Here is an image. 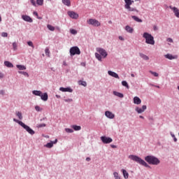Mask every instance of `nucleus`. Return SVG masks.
<instances>
[{
	"label": "nucleus",
	"mask_w": 179,
	"mask_h": 179,
	"mask_svg": "<svg viewBox=\"0 0 179 179\" xmlns=\"http://www.w3.org/2000/svg\"><path fill=\"white\" fill-rule=\"evenodd\" d=\"M96 50L99 52L95 53V58H96L98 61L101 62V61H103L102 58H107V55H108V54L106 50L102 48H96Z\"/></svg>",
	"instance_id": "f257e3e1"
},
{
	"label": "nucleus",
	"mask_w": 179,
	"mask_h": 179,
	"mask_svg": "<svg viewBox=\"0 0 179 179\" xmlns=\"http://www.w3.org/2000/svg\"><path fill=\"white\" fill-rule=\"evenodd\" d=\"M129 159H130V160H133V162H136V163H138V164H141V166H144V167H150L145 160L142 159V158L137 155H130L129 156Z\"/></svg>",
	"instance_id": "f03ea898"
},
{
	"label": "nucleus",
	"mask_w": 179,
	"mask_h": 179,
	"mask_svg": "<svg viewBox=\"0 0 179 179\" xmlns=\"http://www.w3.org/2000/svg\"><path fill=\"white\" fill-rule=\"evenodd\" d=\"M145 160L148 164H152V166H158V164H160V159L153 155H148L145 157Z\"/></svg>",
	"instance_id": "7ed1b4c3"
},
{
	"label": "nucleus",
	"mask_w": 179,
	"mask_h": 179,
	"mask_svg": "<svg viewBox=\"0 0 179 179\" xmlns=\"http://www.w3.org/2000/svg\"><path fill=\"white\" fill-rule=\"evenodd\" d=\"M13 121L14 122H17V124H18L19 125H20V127L24 128V129H25V131H27V132H28V134H29L30 135H34L36 134V131H34L33 129L30 128V127L25 124L23 122L15 118H13Z\"/></svg>",
	"instance_id": "20e7f679"
},
{
	"label": "nucleus",
	"mask_w": 179,
	"mask_h": 179,
	"mask_svg": "<svg viewBox=\"0 0 179 179\" xmlns=\"http://www.w3.org/2000/svg\"><path fill=\"white\" fill-rule=\"evenodd\" d=\"M143 38H145L146 44H150V45H155V38L153 37V36H152V34L148 32H145L143 34Z\"/></svg>",
	"instance_id": "39448f33"
},
{
	"label": "nucleus",
	"mask_w": 179,
	"mask_h": 179,
	"mask_svg": "<svg viewBox=\"0 0 179 179\" xmlns=\"http://www.w3.org/2000/svg\"><path fill=\"white\" fill-rule=\"evenodd\" d=\"M71 57L73 55H80V49L78 46L71 47L69 50Z\"/></svg>",
	"instance_id": "423d86ee"
},
{
	"label": "nucleus",
	"mask_w": 179,
	"mask_h": 179,
	"mask_svg": "<svg viewBox=\"0 0 179 179\" xmlns=\"http://www.w3.org/2000/svg\"><path fill=\"white\" fill-rule=\"evenodd\" d=\"M124 9H127L128 12H137L138 10L135 8H131V0H124Z\"/></svg>",
	"instance_id": "0eeeda50"
},
{
	"label": "nucleus",
	"mask_w": 179,
	"mask_h": 179,
	"mask_svg": "<svg viewBox=\"0 0 179 179\" xmlns=\"http://www.w3.org/2000/svg\"><path fill=\"white\" fill-rule=\"evenodd\" d=\"M87 23H88V24H91V26H94V27H99L101 24L99 20L93 18L88 20Z\"/></svg>",
	"instance_id": "6e6552de"
},
{
	"label": "nucleus",
	"mask_w": 179,
	"mask_h": 179,
	"mask_svg": "<svg viewBox=\"0 0 179 179\" xmlns=\"http://www.w3.org/2000/svg\"><path fill=\"white\" fill-rule=\"evenodd\" d=\"M101 141L104 144L111 143L113 138L111 137H107L106 136H101Z\"/></svg>",
	"instance_id": "1a4fd4ad"
},
{
	"label": "nucleus",
	"mask_w": 179,
	"mask_h": 179,
	"mask_svg": "<svg viewBox=\"0 0 179 179\" xmlns=\"http://www.w3.org/2000/svg\"><path fill=\"white\" fill-rule=\"evenodd\" d=\"M67 15H69L71 19H78L79 17V14L74 11H68Z\"/></svg>",
	"instance_id": "9d476101"
},
{
	"label": "nucleus",
	"mask_w": 179,
	"mask_h": 179,
	"mask_svg": "<svg viewBox=\"0 0 179 179\" xmlns=\"http://www.w3.org/2000/svg\"><path fill=\"white\" fill-rule=\"evenodd\" d=\"M146 108H148L146 105H143L142 106V108H141L139 107H136L135 108V111H136V113H138V114H142V113H145V110H146Z\"/></svg>",
	"instance_id": "9b49d317"
},
{
	"label": "nucleus",
	"mask_w": 179,
	"mask_h": 179,
	"mask_svg": "<svg viewBox=\"0 0 179 179\" xmlns=\"http://www.w3.org/2000/svg\"><path fill=\"white\" fill-rule=\"evenodd\" d=\"M105 115L107 118H109V120H113L115 117V115H114V113L110 110H106L105 112Z\"/></svg>",
	"instance_id": "f8f14e48"
},
{
	"label": "nucleus",
	"mask_w": 179,
	"mask_h": 179,
	"mask_svg": "<svg viewBox=\"0 0 179 179\" xmlns=\"http://www.w3.org/2000/svg\"><path fill=\"white\" fill-rule=\"evenodd\" d=\"M22 19L24 22H28V23H33V19H31V17L27 15H22Z\"/></svg>",
	"instance_id": "ddd939ff"
},
{
	"label": "nucleus",
	"mask_w": 179,
	"mask_h": 179,
	"mask_svg": "<svg viewBox=\"0 0 179 179\" xmlns=\"http://www.w3.org/2000/svg\"><path fill=\"white\" fill-rule=\"evenodd\" d=\"M60 92H68L69 93H72L73 92V90L71 88V87H61L59 88Z\"/></svg>",
	"instance_id": "4468645a"
},
{
	"label": "nucleus",
	"mask_w": 179,
	"mask_h": 179,
	"mask_svg": "<svg viewBox=\"0 0 179 179\" xmlns=\"http://www.w3.org/2000/svg\"><path fill=\"white\" fill-rule=\"evenodd\" d=\"M108 74L109 75V76H112L113 78H115V79H120V76H118V74L117 73L114 72V71H108Z\"/></svg>",
	"instance_id": "2eb2a0df"
},
{
	"label": "nucleus",
	"mask_w": 179,
	"mask_h": 179,
	"mask_svg": "<svg viewBox=\"0 0 179 179\" xmlns=\"http://www.w3.org/2000/svg\"><path fill=\"white\" fill-rule=\"evenodd\" d=\"M41 99L43 101H47L48 100V94L47 92L41 94Z\"/></svg>",
	"instance_id": "dca6fc26"
},
{
	"label": "nucleus",
	"mask_w": 179,
	"mask_h": 179,
	"mask_svg": "<svg viewBox=\"0 0 179 179\" xmlns=\"http://www.w3.org/2000/svg\"><path fill=\"white\" fill-rule=\"evenodd\" d=\"M165 58H166L167 59H170V60H172V59H177L178 57L177 55H173L171 54H166L164 55Z\"/></svg>",
	"instance_id": "f3484780"
},
{
	"label": "nucleus",
	"mask_w": 179,
	"mask_h": 179,
	"mask_svg": "<svg viewBox=\"0 0 179 179\" xmlns=\"http://www.w3.org/2000/svg\"><path fill=\"white\" fill-rule=\"evenodd\" d=\"M141 103H142V100H141V98L138 97V96H134V103L139 105V104H141Z\"/></svg>",
	"instance_id": "a211bd4d"
},
{
	"label": "nucleus",
	"mask_w": 179,
	"mask_h": 179,
	"mask_svg": "<svg viewBox=\"0 0 179 179\" xmlns=\"http://www.w3.org/2000/svg\"><path fill=\"white\" fill-rule=\"evenodd\" d=\"M121 171H122V174H123L124 178L128 179L129 177V173H128V172L127 171V170H125V169H122Z\"/></svg>",
	"instance_id": "6ab92c4d"
},
{
	"label": "nucleus",
	"mask_w": 179,
	"mask_h": 179,
	"mask_svg": "<svg viewBox=\"0 0 179 179\" xmlns=\"http://www.w3.org/2000/svg\"><path fill=\"white\" fill-rule=\"evenodd\" d=\"M114 96H116L117 97H120V99L124 98V94L121 92H118L117 91H113Z\"/></svg>",
	"instance_id": "aec40b11"
},
{
	"label": "nucleus",
	"mask_w": 179,
	"mask_h": 179,
	"mask_svg": "<svg viewBox=\"0 0 179 179\" xmlns=\"http://www.w3.org/2000/svg\"><path fill=\"white\" fill-rule=\"evenodd\" d=\"M125 30L127 31V33L132 34L134 33V28L131 27L129 25H127L125 27Z\"/></svg>",
	"instance_id": "412c9836"
},
{
	"label": "nucleus",
	"mask_w": 179,
	"mask_h": 179,
	"mask_svg": "<svg viewBox=\"0 0 179 179\" xmlns=\"http://www.w3.org/2000/svg\"><path fill=\"white\" fill-rule=\"evenodd\" d=\"M4 65L7 66V68H13V64L9 61H5Z\"/></svg>",
	"instance_id": "4be33fe9"
},
{
	"label": "nucleus",
	"mask_w": 179,
	"mask_h": 179,
	"mask_svg": "<svg viewBox=\"0 0 179 179\" xmlns=\"http://www.w3.org/2000/svg\"><path fill=\"white\" fill-rule=\"evenodd\" d=\"M42 93L43 92L38 90L32 91V94H34V96H39V97L41 96Z\"/></svg>",
	"instance_id": "5701e85b"
},
{
	"label": "nucleus",
	"mask_w": 179,
	"mask_h": 179,
	"mask_svg": "<svg viewBox=\"0 0 179 179\" xmlns=\"http://www.w3.org/2000/svg\"><path fill=\"white\" fill-rule=\"evenodd\" d=\"M132 19L135 20V22H137V23H142V20L138 17L136 15L131 16Z\"/></svg>",
	"instance_id": "b1692460"
},
{
	"label": "nucleus",
	"mask_w": 179,
	"mask_h": 179,
	"mask_svg": "<svg viewBox=\"0 0 179 179\" xmlns=\"http://www.w3.org/2000/svg\"><path fill=\"white\" fill-rule=\"evenodd\" d=\"M139 56L141 57V58H143V59H144L145 61H149V57L143 54V53H139Z\"/></svg>",
	"instance_id": "393cba45"
},
{
	"label": "nucleus",
	"mask_w": 179,
	"mask_h": 179,
	"mask_svg": "<svg viewBox=\"0 0 179 179\" xmlns=\"http://www.w3.org/2000/svg\"><path fill=\"white\" fill-rule=\"evenodd\" d=\"M15 115L19 118V120H23V115H22V113L20 111L15 112Z\"/></svg>",
	"instance_id": "a878e982"
},
{
	"label": "nucleus",
	"mask_w": 179,
	"mask_h": 179,
	"mask_svg": "<svg viewBox=\"0 0 179 179\" xmlns=\"http://www.w3.org/2000/svg\"><path fill=\"white\" fill-rule=\"evenodd\" d=\"M16 67L19 71H26V66L17 64Z\"/></svg>",
	"instance_id": "bb28decb"
},
{
	"label": "nucleus",
	"mask_w": 179,
	"mask_h": 179,
	"mask_svg": "<svg viewBox=\"0 0 179 179\" xmlns=\"http://www.w3.org/2000/svg\"><path fill=\"white\" fill-rule=\"evenodd\" d=\"M62 2L66 6H71V0H62Z\"/></svg>",
	"instance_id": "cd10ccee"
},
{
	"label": "nucleus",
	"mask_w": 179,
	"mask_h": 179,
	"mask_svg": "<svg viewBox=\"0 0 179 179\" xmlns=\"http://www.w3.org/2000/svg\"><path fill=\"white\" fill-rule=\"evenodd\" d=\"M44 146H45V148H48V149H51V148H52V146H54V143H52V141H50V143H48Z\"/></svg>",
	"instance_id": "c85d7f7f"
},
{
	"label": "nucleus",
	"mask_w": 179,
	"mask_h": 179,
	"mask_svg": "<svg viewBox=\"0 0 179 179\" xmlns=\"http://www.w3.org/2000/svg\"><path fill=\"white\" fill-rule=\"evenodd\" d=\"M173 13H175V16H176V17H179V10L177 8V7L173 8Z\"/></svg>",
	"instance_id": "c756f323"
},
{
	"label": "nucleus",
	"mask_w": 179,
	"mask_h": 179,
	"mask_svg": "<svg viewBox=\"0 0 179 179\" xmlns=\"http://www.w3.org/2000/svg\"><path fill=\"white\" fill-rule=\"evenodd\" d=\"M71 128H73V129H74V131H80V129H82V127L80 126H78V125H72Z\"/></svg>",
	"instance_id": "7c9ffc66"
},
{
	"label": "nucleus",
	"mask_w": 179,
	"mask_h": 179,
	"mask_svg": "<svg viewBox=\"0 0 179 179\" xmlns=\"http://www.w3.org/2000/svg\"><path fill=\"white\" fill-rule=\"evenodd\" d=\"M78 85H80L81 86H84V87H86V86H87V83H86V81H83L80 80L78 81Z\"/></svg>",
	"instance_id": "2f4dec72"
},
{
	"label": "nucleus",
	"mask_w": 179,
	"mask_h": 179,
	"mask_svg": "<svg viewBox=\"0 0 179 179\" xmlns=\"http://www.w3.org/2000/svg\"><path fill=\"white\" fill-rule=\"evenodd\" d=\"M122 85L127 89H129V85H128V83L126 80L122 81Z\"/></svg>",
	"instance_id": "473e14b6"
},
{
	"label": "nucleus",
	"mask_w": 179,
	"mask_h": 179,
	"mask_svg": "<svg viewBox=\"0 0 179 179\" xmlns=\"http://www.w3.org/2000/svg\"><path fill=\"white\" fill-rule=\"evenodd\" d=\"M36 5L43 6V5H44V0H36Z\"/></svg>",
	"instance_id": "72a5a7b5"
},
{
	"label": "nucleus",
	"mask_w": 179,
	"mask_h": 179,
	"mask_svg": "<svg viewBox=\"0 0 179 179\" xmlns=\"http://www.w3.org/2000/svg\"><path fill=\"white\" fill-rule=\"evenodd\" d=\"M47 27L48 30H50V31H54V30H55V27H52L51 24H48Z\"/></svg>",
	"instance_id": "f704fd0d"
},
{
	"label": "nucleus",
	"mask_w": 179,
	"mask_h": 179,
	"mask_svg": "<svg viewBox=\"0 0 179 179\" xmlns=\"http://www.w3.org/2000/svg\"><path fill=\"white\" fill-rule=\"evenodd\" d=\"M18 73H20L21 75H24V76H27L29 78V73L26 71H18Z\"/></svg>",
	"instance_id": "c9c22d12"
},
{
	"label": "nucleus",
	"mask_w": 179,
	"mask_h": 179,
	"mask_svg": "<svg viewBox=\"0 0 179 179\" xmlns=\"http://www.w3.org/2000/svg\"><path fill=\"white\" fill-rule=\"evenodd\" d=\"M66 132H67L68 134H72L73 133V129H69V128H66L65 129Z\"/></svg>",
	"instance_id": "e433bc0d"
},
{
	"label": "nucleus",
	"mask_w": 179,
	"mask_h": 179,
	"mask_svg": "<svg viewBox=\"0 0 179 179\" xmlns=\"http://www.w3.org/2000/svg\"><path fill=\"white\" fill-rule=\"evenodd\" d=\"M13 48L14 51H16V50H17V43H16V42L13 43Z\"/></svg>",
	"instance_id": "4c0bfd02"
},
{
	"label": "nucleus",
	"mask_w": 179,
	"mask_h": 179,
	"mask_svg": "<svg viewBox=\"0 0 179 179\" xmlns=\"http://www.w3.org/2000/svg\"><path fill=\"white\" fill-rule=\"evenodd\" d=\"M70 33L75 36V35L78 34V31H76V29H70Z\"/></svg>",
	"instance_id": "58836bf2"
},
{
	"label": "nucleus",
	"mask_w": 179,
	"mask_h": 179,
	"mask_svg": "<svg viewBox=\"0 0 179 179\" xmlns=\"http://www.w3.org/2000/svg\"><path fill=\"white\" fill-rule=\"evenodd\" d=\"M47 125L45 124H44V123H43V124H37L36 125V128H43V127H46Z\"/></svg>",
	"instance_id": "ea45409f"
},
{
	"label": "nucleus",
	"mask_w": 179,
	"mask_h": 179,
	"mask_svg": "<svg viewBox=\"0 0 179 179\" xmlns=\"http://www.w3.org/2000/svg\"><path fill=\"white\" fill-rule=\"evenodd\" d=\"M171 136L173 138L174 142H177V138H176V135L173 134V132L170 133Z\"/></svg>",
	"instance_id": "a19ab883"
},
{
	"label": "nucleus",
	"mask_w": 179,
	"mask_h": 179,
	"mask_svg": "<svg viewBox=\"0 0 179 179\" xmlns=\"http://www.w3.org/2000/svg\"><path fill=\"white\" fill-rule=\"evenodd\" d=\"M150 73H151L152 75L155 76V78H157V76H159V73H156L155 71H150Z\"/></svg>",
	"instance_id": "79ce46f5"
},
{
	"label": "nucleus",
	"mask_w": 179,
	"mask_h": 179,
	"mask_svg": "<svg viewBox=\"0 0 179 179\" xmlns=\"http://www.w3.org/2000/svg\"><path fill=\"white\" fill-rule=\"evenodd\" d=\"M64 101L66 103H72V101H73V99H64Z\"/></svg>",
	"instance_id": "37998d69"
},
{
	"label": "nucleus",
	"mask_w": 179,
	"mask_h": 179,
	"mask_svg": "<svg viewBox=\"0 0 179 179\" xmlns=\"http://www.w3.org/2000/svg\"><path fill=\"white\" fill-rule=\"evenodd\" d=\"M30 2L31 3V5H33V6H35V7L37 6V3H36L35 0H30Z\"/></svg>",
	"instance_id": "c03bdc74"
},
{
	"label": "nucleus",
	"mask_w": 179,
	"mask_h": 179,
	"mask_svg": "<svg viewBox=\"0 0 179 179\" xmlns=\"http://www.w3.org/2000/svg\"><path fill=\"white\" fill-rule=\"evenodd\" d=\"M45 55H47L48 57H50V49L45 48Z\"/></svg>",
	"instance_id": "a18cd8bd"
},
{
	"label": "nucleus",
	"mask_w": 179,
	"mask_h": 179,
	"mask_svg": "<svg viewBox=\"0 0 179 179\" xmlns=\"http://www.w3.org/2000/svg\"><path fill=\"white\" fill-rule=\"evenodd\" d=\"M27 45H28L29 47H31L32 48H34V45H33V42H31V41H28V42H27Z\"/></svg>",
	"instance_id": "49530a36"
},
{
	"label": "nucleus",
	"mask_w": 179,
	"mask_h": 179,
	"mask_svg": "<svg viewBox=\"0 0 179 179\" xmlns=\"http://www.w3.org/2000/svg\"><path fill=\"white\" fill-rule=\"evenodd\" d=\"M35 110H36V111H42V108H40V106H35Z\"/></svg>",
	"instance_id": "de8ad7c7"
},
{
	"label": "nucleus",
	"mask_w": 179,
	"mask_h": 179,
	"mask_svg": "<svg viewBox=\"0 0 179 179\" xmlns=\"http://www.w3.org/2000/svg\"><path fill=\"white\" fill-rule=\"evenodd\" d=\"M33 15H34V16H37V19L41 20V17H38V13L36 11H34Z\"/></svg>",
	"instance_id": "09e8293b"
},
{
	"label": "nucleus",
	"mask_w": 179,
	"mask_h": 179,
	"mask_svg": "<svg viewBox=\"0 0 179 179\" xmlns=\"http://www.w3.org/2000/svg\"><path fill=\"white\" fill-rule=\"evenodd\" d=\"M1 36H2V37H7V36H8V33H6V32H2V33H1Z\"/></svg>",
	"instance_id": "8fccbe9b"
},
{
	"label": "nucleus",
	"mask_w": 179,
	"mask_h": 179,
	"mask_svg": "<svg viewBox=\"0 0 179 179\" xmlns=\"http://www.w3.org/2000/svg\"><path fill=\"white\" fill-rule=\"evenodd\" d=\"M4 76L5 75L3 73L0 72V79H3Z\"/></svg>",
	"instance_id": "3c124183"
},
{
	"label": "nucleus",
	"mask_w": 179,
	"mask_h": 179,
	"mask_svg": "<svg viewBox=\"0 0 179 179\" xmlns=\"http://www.w3.org/2000/svg\"><path fill=\"white\" fill-rule=\"evenodd\" d=\"M0 94H2V96H3L5 94V91L3 90H0Z\"/></svg>",
	"instance_id": "603ef678"
},
{
	"label": "nucleus",
	"mask_w": 179,
	"mask_h": 179,
	"mask_svg": "<svg viewBox=\"0 0 179 179\" xmlns=\"http://www.w3.org/2000/svg\"><path fill=\"white\" fill-rule=\"evenodd\" d=\"M150 86H153L154 87H157V89H160V86L159 85H155L153 84H150Z\"/></svg>",
	"instance_id": "864d4df0"
},
{
	"label": "nucleus",
	"mask_w": 179,
	"mask_h": 179,
	"mask_svg": "<svg viewBox=\"0 0 179 179\" xmlns=\"http://www.w3.org/2000/svg\"><path fill=\"white\" fill-rule=\"evenodd\" d=\"M153 29H154L155 31H156L159 29V28H157V26H156V25L153 26Z\"/></svg>",
	"instance_id": "5fc2aeb1"
},
{
	"label": "nucleus",
	"mask_w": 179,
	"mask_h": 179,
	"mask_svg": "<svg viewBox=\"0 0 179 179\" xmlns=\"http://www.w3.org/2000/svg\"><path fill=\"white\" fill-rule=\"evenodd\" d=\"M167 41H169V43H173V38H169Z\"/></svg>",
	"instance_id": "6e6d98bb"
},
{
	"label": "nucleus",
	"mask_w": 179,
	"mask_h": 179,
	"mask_svg": "<svg viewBox=\"0 0 179 179\" xmlns=\"http://www.w3.org/2000/svg\"><path fill=\"white\" fill-rule=\"evenodd\" d=\"M110 148H112L113 149H116L117 145H110Z\"/></svg>",
	"instance_id": "4d7b16f0"
},
{
	"label": "nucleus",
	"mask_w": 179,
	"mask_h": 179,
	"mask_svg": "<svg viewBox=\"0 0 179 179\" xmlns=\"http://www.w3.org/2000/svg\"><path fill=\"white\" fill-rule=\"evenodd\" d=\"M119 40H120L121 41H124V37L120 36H119Z\"/></svg>",
	"instance_id": "13d9d810"
},
{
	"label": "nucleus",
	"mask_w": 179,
	"mask_h": 179,
	"mask_svg": "<svg viewBox=\"0 0 179 179\" xmlns=\"http://www.w3.org/2000/svg\"><path fill=\"white\" fill-rule=\"evenodd\" d=\"M58 142V139H55L54 141H52L53 145L57 143Z\"/></svg>",
	"instance_id": "bf43d9fd"
},
{
	"label": "nucleus",
	"mask_w": 179,
	"mask_h": 179,
	"mask_svg": "<svg viewBox=\"0 0 179 179\" xmlns=\"http://www.w3.org/2000/svg\"><path fill=\"white\" fill-rule=\"evenodd\" d=\"M90 160H92V159H90V157H88L86 158L87 162H90Z\"/></svg>",
	"instance_id": "052dcab7"
},
{
	"label": "nucleus",
	"mask_w": 179,
	"mask_h": 179,
	"mask_svg": "<svg viewBox=\"0 0 179 179\" xmlns=\"http://www.w3.org/2000/svg\"><path fill=\"white\" fill-rule=\"evenodd\" d=\"M81 65H82V66H86V63L82 62V63H81Z\"/></svg>",
	"instance_id": "680f3d73"
},
{
	"label": "nucleus",
	"mask_w": 179,
	"mask_h": 179,
	"mask_svg": "<svg viewBox=\"0 0 179 179\" xmlns=\"http://www.w3.org/2000/svg\"><path fill=\"white\" fill-rule=\"evenodd\" d=\"M63 65H64V66H66L68 64H66V62H63Z\"/></svg>",
	"instance_id": "e2e57ef3"
},
{
	"label": "nucleus",
	"mask_w": 179,
	"mask_h": 179,
	"mask_svg": "<svg viewBox=\"0 0 179 179\" xmlns=\"http://www.w3.org/2000/svg\"><path fill=\"white\" fill-rule=\"evenodd\" d=\"M56 97H57V99H61V96L58 95V94L56 95Z\"/></svg>",
	"instance_id": "0e129e2a"
},
{
	"label": "nucleus",
	"mask_w": 179,
	"mask_h": 179,
	"mask_svg": "<svg viewBox=\"0 0 179 179\" xmlns=\"http://www.w3.org/2000/svg\"><path fill=\"white\" fill-rule=\"evenodd\" d=\"M131 78H135V74L131 73Z\"/></svg>",
	"instance_id": "69168bd1"
},
{
	"label": "nucleus",
	"mask_w": 179,
	"mask_h": 179,
	"mask_svg": "<svg viewBox=\"0 0 179 179\" xmlns=\"http://www.w3.org/2000/svg\"><path fill=\"white\" fill-rule=\"evenodd\" d=\"M169 8H170V9H171L172 10H173V8H174V7H173V6H170Z\"/></svg>",
	"instance_id": "338daca9"
},
{
	"label": "nucleus",
	"mask_w": 179,
	"mask_h": 179,
	"mask_svg": "<svg viewBox=\"0 0 179 179\" xmlns=\"http://www.w3.org/2000/svg\"><path fill=\"white\" fill-rule=\"evenodd\" d=\"M139 118H141L142 120H143L145 117L143 116H142V115H140Z\"/></svg>",
	"instance_id": "774afa93"
}]
</instances>
